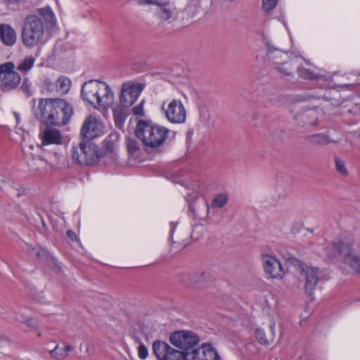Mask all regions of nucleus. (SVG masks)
I'll list each match as a JSON object with an SVG mask.
<instances>
[{
	"label": "nucleus",
	"instance_id": "dca6fc26",
	"mask_svg": "<svg viewBox=\"0 0 360 360\" xmlns=\"http://www.w3.org/2000/svg\"><path fill=\"white\" fill-rule=\"evenodd\" d=\"M260 259L264 270H284V266L275 255L269 253H262Z\"/></svg>",
	"mask_w": 360,
	"mask_h": 360
},
{
	"label": "nucleus",
	"instance_id": "423d86ee",
	"mask_svg": "<svg viewBox=\"0 0 360 360\" xmlns=\"http://www.w3.org/2000/svg\"><path fill=\"white\" fill-rule=\"evenodd\" d=\"M326 253L329 259L340 257L354 270H360V255L355 254L349 243L345 241L333 243L326 248Z\"/></svg>",
	"mask_w": 360,
	"mask_h": 360
},
{
	"label": "nucleus",
	"instance_id": "58836bf2",
	"mask_svg": "<svg viewBox=\"0 0 360 360\" xmlns=\"http://www.w3.org/2000/svg\"><path fill=\"white\" fill-rule=\"evenodd\" d=\"M162 0H136L139 6L155 5L157 6Z\"/></svg>",
	"mask_w": 360,
	"mask_h": 360
},
{
	"label": "nucleus",
	"instance_id": "6e6552de",
	"mask_svg": "<svg viewBox=\"0 0 360 360\" xmlns=\"http://www.w3.org/2000/svg\"><path fill=\"white\" fill-rule=\"evenodd\" d=\"M105 125L98 116H86L80 129L82 139L90 141L101 136L104 134Z\"/></svg>",
	"mask_w": 360,
	"mask_h": 360
},
{
	"label": "nucleus",
	"instance_id": "a19ab883",
	"mask_svg": "<svg viewBox=\"0 0 360 360\" xmlns=\"http://www.w3.org/2000/svg\"><path fill=\"white\" fill-rule=\"evenodd\" d=\"M177 226V223L175 222H171L170 223V231H169V240H172V236L176 230Z\"/></svg>",
	"mask_w": 360,
	"mask_h": 360
},
{
	"label": "nucleus",
	"instance_id": "b1692460",
	"mask_svg": "<svg viewBox=\"0 0 360 360\" xmlns=\"http://www.w3.org/2000/svg\"><path fill=\"white\" fill-rule=\"evenodd\" d=\"M30 253H32L36 257L39 259H43L46 257V263H53V267H58L60 268V266L57 263L56 259L53 257L48 255L47 251L41 248H32L30 250ZM49 267L52 268V266L49 264Z\"/></svg>",
	"mask_w": 360,
	"mask_h": 360
},
{
	"label": "nucleus",
	"instance_id": "c756f323",
	"mask_svg": "<svg viewBox=\"0 0 360 360\" xmlns=\"http://www.w3.org/2000/svg\"><path fill=\"white\" fill-rule=\"evenodd\" d=\"M227 202L228 195L226 193H219L213 198L211 205L214 208H221L226 205Z\"/></svg>",
	"mask_w": 360,
	"mask_h": 360
},
{
	"label": "nucleus",
	"instance_id": "f257e3e1",
	"mask_svg": "<svg viewBox=\"0 0 360 360\" xmlns=\"http://www.w3.org/2000/svg\"><path fill=\"white\" fill-rule=\"evenodd\" d=\"M73 112L72 106L62 98H41L37 108V116L47 126L65 125Z\"/></svg>",
	"mask_w": 360,
	"mask_h": 360
},
{
	"label": "nucleus",
	"instance_id": "ea45409f",
	"mask_svg": "<svg viewBox=\"0 0 360 360\" xmlns=\"http://www.w3.org/2000/svg\"><path fill=\"white\" fill-rule=\"evenodd\" d=\"M143 101H142L138 105L133 108L132 111L133 113L136 115H143Z\"/></svg>",
	"mask_w": 360,
	"mask_h": 360
},
{
	"label": "nucleus",
	"instance_id": "0eeeda50",
	"mask_svg": "<svg viewBox=\"0 0 360 360\" xmlns=\"http://www.w3.org/2000/svg\"><path fill=\"white\" fill-rule=\"evenodd\" d=\"M73 162L79 165H91L98 162L100 155L98 148L94 144L81 142L71 149Z\"/></svg>",
	"mask_w": 360,
	"mask_h": 360
},
{
	"label": "nucleus",
	"instance_id": "c9c22d12",
	"mask_svg": "<svg viewBox=\"0 0 360 360\" xmlns=\"http://www.w3.org/2000/svg\"><path fill=\"white\" fill-rule=\"evenodd\" d=\"M10 339L0 333V352H3L10 346Z\"/></svg>",
	"mask_w": 360,
	"mask_h": 360
},
{
	"label": "nucleus",
	"instance_id": "f704fd0d",
	"mask_svg": "<svg viewBox=\"0 0 360 360\" xmlns=\"http://www.w3.org/2000/svg\"><path fill=\"white\" fill-rule=\"evenodd\" d=\"M278 4V0H262V8L266 11L274 10Z\"/></svg>",
	"mask_w": 360,
	"mask_h": 360
},
{
	"label": "nucleus",
	"instance_id": "2f4dec72",
	"mask_svg": "<svg viewBox=\"0 0 360 360\" xmlns=\"http://www.w3.org/2000/svg\"><path fill=\"white\" fill-rule=\"evenodd\" d=\"M39 14L44 18V20L51 23L54 19V14L50 8H41L39 10Z\"/></svg>",
	"mask_w": 360,
	"mask_h": 360
},
{
	"label": "nucleus",
	"instance_id": "a211bd4d",
	"mask_svg": "<svg viewBox=\"0 0 360 360\" xmlns=\"http://www.w3.org/2000/svg\"><path fill=\"white\" fill-rule=\"evenodd\" d=\"M284 265L287 270L289 269H297L299 270H313L307 263L297 259L290 253L282 255ZM315 270H317L316 269Z\"/></svg>",
	"mask_w": 360,
	"mask_h": 360
},
{
	"label": "nucleus",
	"instance_id": "4c0bfd02",
	"mask_svg": "<svg viewBox=\"0 0 360 360\" xmlns=\"http://www.w3.org/2000/svg\"><path fill=\"white\" fill-rule=\"evenodd\" d=\"M138 356L141 359H146L148 356V349L143 343L138 347Z\"/></svg>",
	"mask_w": 360,
	"mask_h": 360
},
{
	"label": "nucleus",
	"instance_id": "393cba45",
	"mask_svg": "<svg viewBox=\"0 0 360 360\" xmlns=\"http://www.w3.org/2000/svg\"><path fill=\"white\" fill-rule=\"evenodd\" d=\"M202 360H221L217 350L211 344H203L202 345Z\"/></svg>",
	"mask_w": 360,
	"mask_h": 360
},
{
	"label": "nucleus",
	"instance_id": "2eb2a0df",
	"mask_svg": "<svg viewBox=\"0 0 360 360\" xmlns=\"http://www.w3.org/2000/svg\"><path fill=\"white\" fill-rule=\"evenodd\" d=\"M176 13L174 4L169 1L162 0L156 6L155 13L162 21L170 20Z\"/></svg>",
	"mask_w": 360,
	"mask_h": 360
},
{
	"label": "nucleus",
	"instance_id": "72a5a7b5",
	"mask_svg": "<svg viewBox=\"0 0 360 360\" xmlns=\"http://www.w3.org/2000/svg\"><path fill=\"white\" fill-rule=\"evenodd\" d=\"M314 143L320 145L328 144L330 143L329 137L324 134H315L311 136Z\"/></svg>",
	"mask_w": 360,
	"mask_h": 360
},
{
	"label": "nucleus",
	"instance_id": "37998d69",
	"mask_svg": "<svg viewBox=\"0 0 360 360\" xmlns=\"http://www.w3.org/2000/svg\"><path fill=\"white\" fill-rule=\"evenodd\" d=\"M44 84L45 85L50 89L51 86L53 85L52 82L49 79H44Z\"/></svg>",
	"mask_w": 360,
	"mask_h": 360
},
{
	"label": "nucleus",
	"instance_id": "a878e982",
	"mask_svg": "<svg viewBox=\"0 0 360 360\" xmlns=\"http://www.w3.org/2000/svg\"><path fill=\"white\" fill-rule=\"evenodd\" d=\"M127 108L121 105L112 109L113 118L116 126H120L124 122L127 116Z\"/></svg>",
	"mask_w": 360,
	"mask_h": 360
},
{
	"label": "nucleus",
	"instance_id": "79ce46f5",
	"mask_svg": "<svg viewBox=\"0 0 360 360\" xmlns=\"http://www.w3.org/2000/svg\"><path fill=\"white\" fill-rule=\"evenodd\" d=\"M67 236L72 241L77 240V236L75 233L72 230H68L67 231Z\"/></svg>",
	"mask_w": 360,
	"mask_h": 360
},
{
	"label": "nucleus",
	"instance_id": "5701e85b",
	"mask_svg": "<svg viewBox=\"0 0 360 360\" xmlns=\"http://www.w3.org/2000/svg\"><path fill=\"white\" fill-rule=\"evenodd\" d=\"M72 347L70 345H58L53 349L50 351V355L56 359H64L72 351Z\"/></svg>",
	"mask_w": 360,
	"mask_h": 360
},
{
	"label": "nucleus",
	"instance_id": "c03bdc74",
	"mask_svg": "<svg viewBox=\"0 0 360 360\" xmlns=\"http://www.w3.org/2000/svg\"><path fill=\"white\" fill-rule=\"evenodd\" d=\"M37 162H39L40 163H43V160L42 159H38V160H37Z\"/></svg>",
	"mask_w": 360,
	"mask_h": 360
},
{
	"label": "nucleus",
	"instance_id": "49530a36",
	"mask_svg": "<svg viewBox=\"0 0 360 360\" xmlns=\"http://www.w3.org/2000/svg\"><path fill=\"white\" fill-rule=\"evenodd\" d=\"M356 274H359L360 276V271H355Z\"/></svg>",
	"mask_w": 360,
	"mask_h": 360
},
{
	"label": "nucleus",
	"instance_id": "9b49d317",
	"mask_svg": "<svg viewBox=\"0 0 360 360\" xmlns=\"http://www.w3.org/2000/svg\"><path fill=\"white\" fill-rule=\"evenodd\" d=\"M152 349L158 360H186L185 352L176 349L162 340L154 341Z\"/></svg>",
	"mask_w": 360,
	"mask_h": 360
},
{
	"label": "nucleus",
	"instance_id": "cd10ccee",
	"mask_svg": "<svg viewBox=\"0 0 360 360\" xmlns=\"http://www.w3.org/2000/svg\"><path fill=\"white\" fill-rule=\"evenodd\" d=\"M71 86L70 79L65 76L60 77L56 81L57 91L60 94H66Z\"/></svg>",
	"mask_w": 360,
	"mask_h": 360
},
{
	"label": "nucleus",
	"instance_id": "c85d7f7f",
	"mask_svg": "<svg viewBox=\"0 0 360 360\" xmlns=\"http://www.w3.org/2000/svg\"><path fill=\"white\" fill-rule=\"evenodd\" d=\"M255 336L257 341L264 346H268L273 342V338H266L264 330L262 328L255 330Z\"/></svg>",
	"mask_w": 360,
	"mask_h": 360
},
{
	"label": "nucleus",
	"instance_id": "6ab92c4d",
	"mask_svg": "<svg viewBox=\"0 0 360 360\" xmlns=\"http://www.w3.org/2000/svg\"><path fill=\"white\" fill-rule=\"evenodd\" d=\"M41 139L44 145L60 144L62 141L60 131L49 127L41 133Z\"/></svg>",
	"mask_w": 360,
	"mask_h": 360
},
{
	"label": "nucleus",
	"instance_id": "ddd939ff",
	"mask_svg": "<svg viewBox=\"0 0 360 360\" xmlns=\"http://www.w3.org/2000/svg\"><path fill=\"white\" fill-rule=\"evenodd\" d=\"M142 91V86L139 84L124 83L120 96L121 105L124 108L130 107L137 100Z\"/></svg>",
	"mask_w": 360,
	"mask_h": 360
},
{
	"label": "nucleus",
	"instance_id": "39448f33",
	"mask_svg": "<svg viewBox=\"0 0 360 360\" xmlns=\"http://www.w3.org/2000/svg\"><path fill=\"white\" fill-rule=\"evenodd\" d=\"M44 25L42 20L36 15L27 16L23 22L22 40L25 46L32 48L44 44Z\"/></svg>",
	"mask_w": 360,
	"mask_h": 360
},
{
	"label": "nucleus",
	"instance_id": "7ed1b4c3",
	"mask_svg": "<svg viewBox=\"0 0 360 360\" xmlns=\"http://www.w3.org/2000/svg\"><path fill=\"white\" fill-rule=\"evenodd\" d=\"M267 58L272 67L281 75L291 76L296 69L299 77L307 79H316V74L298 65V58L288 52L277 49H269Z\"/></svg>",
	"mask_w": 360,
	"mask_h": 360
},
{
	"label": "nucleus",
	"instance_id": "bb28decb",
	"mask_svg": "<svg viewBox=\"0 0 360 360\" xmlns=\"http://www.w3.org/2000/svg\"><path fill=\"white\" fill-rule=\"evenodd\" d=\"M35 58L33 56L25 57L18 66L17 70L22 74L27 73L34 66Z\"/></svg>",
	"mask_w": 360,
	"mask_h": 360
},
{
	"label": "nucleus",
	"instance_id": "f03ea898",
	"mask_svg": "<svg viewBox=\"0 0 360 360\" xmlns=\"http://www.w3.org/2000/svg\"><path fill=\"white\" fill-rule=\"evenodd\" d=\"M169 129L150 120L137 122L135 135L142 142L146 151L159 152L169 138Z\"/></svg>",
	"mask_w": 360,
	"mask_h": 360
},
{
	"label": "nucleus",
	"instance_id": "4be33fe9",
	"mask_svg": "<svg viewBox=\"0 0 360 360\" xmlns=\"http://www.w3.org/2000/svg\"><path fill=\"white\" fill-rule=\"evenodd\" d=\"M120 140V134L118 132H111L103 141V146L106 153H113L118 147Z\"/></svg>",
	"mask_w": 360,
	"mask_h": 360
},
{
	"label": "nucleus",
	"instance_id": "e433bc0d",
	"mask_svg": "<svg viewBox=\"0 0 360 360\" xmlns=\"http://www.w3.org/2000/svg\"><path fill=\"white\" fill-rule=\"evenodd\" d=\"M283 276L282 271H265V278L267 279H282Z\"/></svg>",
	"mask_w": 360,
	"mask_h": 360
},
{
	"label": "nucleus",
	"instance_id": "aec40b11",
	"mask_svg": "<svg viewBox=\"0 0 360 360\" xmlns=\"http://www.w3.org/2000/svg\"><path fill=\"white\" fill-rule=\"evenodd\" d=\"M125 143L129 157L134 160L140 161L143 157V150L138 141L128 137L126 139Z\"/></svg>",
	"mask_w": 360,
	"mask_h": 360
},
{
	"label": "nucleus",
	"instance_id": "a18cd8bd",
	"mask_svg": "<svg viewBox=\"0 0 360 360\" xmlns=\"http://www.w3.org/2000/svg\"><path fill=\"white\" fill-rule=\"evenodd\" d=\"M43 300H44V297H41L40 300H38V301L42 302Z\"/></svg>",
	"mask_w": 360,
	"mask_h": 360
},
{
	"label": "nucleus",
	"instance_id": "9d476101",
	"mask_svg": "<svg viewBox=\"0 0 360 360\" xmlns=\"http://www.w3.org/2000/svg\"><path fill=\"white\" fill-rule=\"evenodd\" d=\"M169 341L181 352H188L200 342V338L195 333L189 330H178L170 334Z\"/></svg>",
	"mask_w": 360,
	"mask_h": 360
},
{
	"label": "nucleus",
	"instance_id": "f3484780",
	"mask_svg": "<svg viewBox=\"0 0 360 360\" xmlns=\"http://www.w3.org/2000/svg\"><path fill=\"white\" fill-rule=\"evenodd\" d=\"M17 40L15 30L8 24H0V41L6 46H13Z\"/></svg>",
	"mask_w": 360,
	"mask_h": 360
},
{
	"label": "nucleus",
	"instance_id": "1a4fd4ad",
	"mask_svg": "<svg viewBox=\"0 0 360 360\" xmlns=\"http://www.w3.org/2000/svg\"><path fill=\"white\" fill-rule=\"evenodd\" d=\"M13 62L0 65V86L4 91L15 89L21 82V76L15 70Z\"/></svg>",
	"mask_w": 360,
	"mask_h": 360
},
{
	"label": "nucleus",
	"instance_id": "473e14b6",
	"mask_svg": "<svg viewBox=\"0 0 360 360\" xmlns=\"http://www.w3.org/2000/svg\"><path fill=\"white\" fill-rule=\"evenodd\" d=\"M335 163L337 171L343 176H347L348 172L345 161L338 157H335Z\"/></svg>",
	"mask_w": 360,
	"mask_h": 360
},
{
	"label": "nucleus",
	"instance_id": "f8f14e48",
	"mask_svg": "<svg viewBox=\"0 0 360 360\" xmlns=\"http://www.w3.org/2000/svg\"><path fill=\"white\" fill-rule=\"evenodd\" d=\"M162 109L167 120L174 124H182L186 119V108L180 100L173 99L162 104Z\"/></svg>",
	"mask_w": 360,
	"mask_h": 360
},
{
	"label": "nucleus",
	"instance_id": "412c9836",
	"mask_svg": "<svg viewBox=\"0 0 360 360\" xmlns=\"http://www.w3.org/2000/svg\"><path fill=\"white\" fill-rule=\"evenodd\" d=\"M320 271H302L304 273L306 283L305 289L309 295H311L312 290L314 289L317 283L321 280L319 274Z\"/></svg>",
	"mask_w": 360,
	"mask_h": 360
},
{
	"label": "nucleus",
	"instance_id": "7c9ffc66",
	"mask_svg": "<svg viewBox=\"0 0 360 360\" xmlns=\"http://www.w3.org/2000/svg\"><path fill=\"white\" fill-rule=\"evenodd\" d=\"M186 360H202V347L193 349L191 352H185Z\"/></svg>",
	"mask_w": 360,
	"mask_h": 360
},
{
	"label": "nucleus",
	"instance_id": "4468645a",
	"mask_svg": "<svg viewBox=\"0 0 360 360\" xmlns=\"http://www.w3.org/2000/svg\"><path fill=\"white\" fill-rule=\"evenodd\" d=\"M214 277L210 271H189L183 277V282L190 287L202 288L212 283Z\"/></svg>",
	"mask_w": 360,
	"mask_h": 360
},
{
	"label": "nucleus",
	"instance_id": "20e7f679",
	"mask_svg": "<svg viewBox=\"0 0 360 360\" xmlns=\"http://www.w3.org/2000/svg\"><path fill=\"white\" fill-rule=\"evenodd\" d=\"M81 95L84 101L89 103L94 108L107 109L114 101V94L105 82L91 79L82 86Z\"/></svg>",
	"mask_w": 360,
	"mask_h": 360
}]
</instances>
